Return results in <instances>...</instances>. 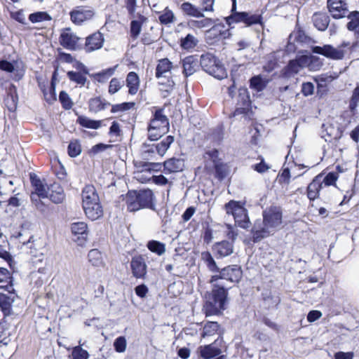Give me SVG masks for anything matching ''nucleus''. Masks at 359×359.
Masks as SVG:
<instances>
[{
	"label": "nucleus",
	"instance_id": "1",
	"mask_svg": "<svg viewBox=\"0 0 359 359\" xmlns=\"http://www.w3.org/2000/svg\"><path fill=\"white\" fill-rule=\"evenodd\" d=\"M210 284L212 288L205 294V301L202 309L205 317L222 315L229 302V288L217 282Z\"/></svg>",
	"mask_w": 359,
	"mask_h": 359
},
{
	"label": "nucleus",
	"instance_id": "2",
	"mask_svg": "<svg viewBox=\"0 0 359 359\" xmlns=\"http://www.w3.org/2000/svg\"><path fill=\"white\" fill-rule=\"evenodd\" d=\"M204 158H208L211 162L210 165L207 161L204 162L203 172L209 177L213 176L219 182L224 181L227 178L231 169L228 163H225L219 158V151L217 149H212L205 151Z\"/></svg>",
	"mask_w": 359,
	"mask_h": 359
},
{
	"label": "nucleus",
	"instance_id": "3",
	"mask_svg": "<svg viewBox=\"0 0 359 359\" xmlns=\"http://www.w3.org/2000/svg\"><path fill=\"white\" fill-rule=\"evenodd\" d=\"M224 209L226 213L233 217L235 224L242 229H247L251 223L248 210L241 204L240 201L231 200L225 203Z\"/></svg>",
	"mask_w": 359,
	"mask_h": 359
},
{
	"label": "nucleus",
	"instance_id": "4",
	"mask_svg": "<svg viewBox=\"0 0 359 359\" xmlns=\"http://www.w3.org/2000/svg\"><path fill=\"white\" fill-rule=\"evenodd\" d=\"M322 62L319 58L315 56L300 55L294 60L288 62L287 65L283 69L282 74L284 76H290L297 74L299 69L304 67H316L318 68L322 66Z\"/></svg>",
	"mask_w": 359,
	"mask_h": 359
},
{
	"label": "nucleus",
	"instance_id": "5",
	"mask_svg": "<svg viewBox=\"0 0 359 359\" xmlns=\"http://www.w3.org/2000/svg\"><path fill=\"white\" fill-rule=\"evenodd\" d=\"M200 65L205 72L215 78L222 79L226 76V71L224 65L211 53H207L201 56Z\"/></svg>",
	"mask_w": 359,
	"mask_h": 359
},
{
	"label": "nucleus",
	"instance_id": "6",
	"mask_svg": "<svg viewBox=\"0 0 359 359\" xmlns=\"http://www.w3.org/2000/svg\"><path fill=\"white\" fill-rule=\"evenodd\" d=\"M217 273L218 274L212 275L210 277V283H216L219 280L223 279L231 283L237 284L243 277L242 268L238 264L228 265L221 269H219Z\"/></svg>",
	"mask_w": 359,
	"mask_h": 359
},
{
	"label": "nucleus",
	"instance_id": "7",
	"mask_svg": "<svg viewBox=\"0 0 359 359\" xmlns=\"http://www.w3.org/2000/svg\"><path fill=\"white\" fill-rule=\"evenodd\" d=\"M225 21L229 25L240 22L244 23L248 27L253 25H262L263 17L261 14L250 15L248 12H238L226 17Z\"/></svg>",
	"mask_w": 359,
	"mask_h": 359
},
{
	"label": "nucleus",
	"instance_id": "8",
	"mask_svg": "<svg viewBox=\"0 0 359 359\" xmlns=\"http://www.w3.org/2000/svg\"><path fill=\"white\" fill-rule=\"evenodd\" d=\"M263 224L267 228L276 229L283 223V210L281 207L271 205L263 211Z\"/></svg>",
	"mask_w": 359,
	"mask_h": 359
},
{
	"label": "nucleus",
	"instance_id": "9",
	"mask_svg": "<svg viewBox=\"0 0 359 359\" xmlns=\"http://www.w3.org/2000/svg\"><path fill=\"white\" fill-rule=\"evenodd\" d=\"M229 29L226 28L224 25L218 24L212 27L205 33L206 42L209 45L215 43H222L224 45V40L228 39L231 36Z\"/></svg>",
	"mask_w": 359,
	"mask_h": 359
},
{
	"label": "nucleus",
	"instance_id": "10",
	"mask_svg": "<svg viewBox=\"0 0 359 359\" xmlns=\"http://www.w3.org/2000/svg\"><path fill=\"white\" fill-rule=\"evenodd\" d=\"M317 43L318 41L297 23L288 36L287 45H313Z\"/></svg>",
	"mask_w": 359,
	"mask_h": 359
},
{
	"label": "nucleus",
	"instance_id": "11",
	"mask_svg": "<svg viewBox=\"0 0 359 359\" xmlns=\"http://www.w3.org/2000/svg\"><path fill=\"white\" fill-rule=\"evenodd\" d=\"M94 15L93 9L84 6H76L69 13L71 21L76 25H81L86 21L91 20Z\"/></svg>",
	"mask_w": 359,
	"mask_h": 359
},
{
	"label": "nucleus",
	"instance_id": "12",
	"mask_svg": "<svg viewBox=\"0 0 359 359\" xmlns=\"http://www.w3.org/2000/svg\"><path fill=\"white\" fill-rule=\"evenodd\" d=\"M251 104L252 102L248 90L246 88H240L237 98V105L240 107L236 108L233 116L248 114L251 110Z\"/></svg>",
	"mask_w": 359,
	"mask_h": 359
},
{
	"label": "nucleus",
	"instance_id": "13",
	"mask_svg": "<svg viewBox=\"0 0 359 359\" xmlns=\"http://www.w3.org/2000/svg\"><path fill=\"white\" fill-rule=\"evenodd\" d=\"M327 8L334 19L343 18L348 12L346 0H327Z\"/></svg>",
	"mask_w": 359,
	"mask_h": 359
},
{
	"label": "nucleus",
	"instance_id": "14",
	"mask_svg": "<svg viewBox=\"0 0 359 359\" xmlns=\"http://www.w3.org/2000/svg\"><path fill=\"white\" fill-rule=\"evenodd\" d=\"M156 166V163H145L144 168L135 173V177L141 183L152 181L154 184H157V175L155 174L157 170L154 168Z\"/></svg>",
	"mask_w": 359,
	"mask_h": 359
},
{
	"label": "nucleus",
	"instance_id": "15",
	"mask_svg": "<svg viewBox=\"0 0 359 359\" xmlns=\"http://www.w3.org/2000/svg\"><path fill=\"white\" fill-rule=\"evenodd\" d=\"M323 173L313 177L306 187V194L310 201H314L320 198V191L323 188Z\"/></svg>",
	"mask_w": 359,
	"mask_h": 359
},
{
	"label": "nucleus",
	"instance_id": "16",
	"mask_svg": "<svg viewBox=\"0 0 359 359\" xmlns=\"http://www.w3.org/2000/svg\"><path fill=\"white\" fill-rule=\"evenodd\" d=\"M313 52L323 55L332 60H341L344 56V51L335 48L334 46H312Z\"/></svg>",
	"mask_w": 359,
	"mask_h": 359
},
{
	"label": "nucleus",
	"instance_id": "17",
	"mask_svg": "<svg viewBox=\"0 0 359 359\" xmlns=\"http://www.w3.org/2000/svg\"><path fill=\"white\" fill-rule=\"evenodd\" d=\"M311 22L315 28L320 32L325 31L330 22V17L325 11L314 12L311 16Z\"/></svg>",
	"mask_w": 359,
	"mask_h": 359
},
{
	"label": "nucleus",
	"instance_id": "18",
	"mask_svg": "<svg viewBox=\"0 0 359 359\" xmlns=\"http://www.w3.org/2000/svg\"><path fill=\"white\" fill-rule=\"evenodd\" d=\"M130 268L133 275L136 278H142L147 273V265L144 258L141 256H135L130 262Z\"/></svg>",
	"mask_w": 359,
	"mask_h": 359
},
{
	"label": "nucleus",
	"instance_id": "19",
	"mask_svg": "<svg viewBox=\"0 0 359 359\" xmlns=\"http://www.w3.org/2000/svg\"><path fill=\"white\" fill-rule=\"evenodd\" d=\"M233 243L228 241L217 242L212 247V250L217 257H224L230 255L233 252Z\"/></svg>",
	"mask_w": 359,
	"mask_h": 359
},
{
	"label": "nucleus",
	"instance_id": "20",
	"mask_svg": "<svg viewBox=\"0 0 359 359\" xmlns=\"http://www.w3.org/2000/svg\"><path fill=\"white\" fill-rule=\"evenodd\" d=\"M183 74L188 77L194 74L198 67V60L196 55H189L182 60Z\"/></svg>",
	"mask_w": 359,
	"mask_h": 359
},
{
	"label": "nucleus",
	"instance_id": "21",
	"mask_svg": "<svg viewBox=\"0 0 359 359\" xmlns=\"http://www.w3.org/2000/svg\"><path fill=\"white\" fill-rule=\"evenodd\" d=\"M184 167V161L181 158H171L163 163V172L165 174H170L183 170Z\"/></svg>",
	"mask_w": 359,
	"mask_h": 359
},
{
	"label": "nucleus",
	"instance_id": "22",
	"mask_svg": "<svg viewBox=\"0 0 359 359\" xmlns=\"http://www.w3.org/2000/svg\"><path fill=\"white\" fill-rule=\"evenodd\" d=\"M0 288L4 289L8 294L15 292L12 275L7 269L4 267H0Z\"/></svg>",
	"mask_w": 359,
	"mask_h": 359
},
{
	"label": "nucleus",
	"instance_id": "23",
	"mask_svg": "<svg viewBox=\"0 0 359 359\" xmlns=\"http://www.w3.org/2000/svg\"><path fill=\"white\" fill-rule=\"evenodd\" d=\"M96 189L93 185H86L82 191L83 208L87 207L88 203L99 201Z\"/></svg>",
	"mask_w": 359,
	"mask_h": 359
},
{
	"label": "nucleus",
	"instance_id": "24",
	"mask_svg": "<svg viewBox=\"0 0 359 359\" xmlns=\"http://www.w3.org/2000/svg\"><path fill=\"white\" fill-rule=\"evenodd\" d=\"M174 81L171 76L158 80V93L163 98L168 97L173 90Z\"/></svg>",
	"mask_w": 359,
	"mask_h": 359
},
{
	"label": "nucleus",
	"instance_id": "25",
	"mask_svg": "<svg viewBox=\"0 0 359 359\" xmlns=\"http://www.w3.org/2000/svg\"><path fill=\"white\" fill-rule=\"evenodd\" d=\"M49 190L50 191L49 198L53 203L60 204L64 201L65 195L64 189L60 185L54 183L50 186Z\"/></svg>",
	"mask_w": 359,
	"mask_h": 359
},
{
	"label": "nucleus",
	"instance_id": "26",
	"mask_svg": "<svg viewBox=\"0 0 359 359\" xmlns=\"http://www.w3.org/2000/svg\"><path fill=\"white\" fill-rule=\"evenodd\" d=\"M139 203L140 205V208H149L153 210H155L154 208V205L152 204V200L154 198V194L151 190L146 189L141 190L137 191Z\"/></svg>",
	"mask_w": 359,
	"mask_h": 359
},
{
	"label": "nucleus",
	"instance_id": "27",
	"mask_svg": "<svg viewBox=\"0 0 359 359\" xmlns=\"http://www.w3.org/2000/svg\"><path fill=\"white\" fill-rule=\"evenodd\" d=\"M125 4L131 18L144 19V16L142 15L143 13L142 6L137 4V0H125Z\"/></svg>",
	"mask_w": 359,
	"mask_h": 359
},
{
	"label": "nucleus",
	"instance_id": "28",
	"mask_svg": "<svg viewBox=\"0 0 359 359\" xmlns=\"http://www.w3.org/2000/svg\"><path fill=\"white\" fill-rule=\"evenodd\" d=\"M125 201L127 205V208L130 212H135L140 209L137 191H129L126 195Z\"/></svg>",
	"mask_w": 359,
	"mask_h": 359
},
{
	"label": "nucleus",
	"instance_id": "29",
	"mask_svg": "<svg viewBox=\"0 0 359 359\" xmlns=\"http://www.w3.org/2000/svg\"><path fill=\"white\" fill-rule=\"evenodd\" d=\"M71 231L75 236H78V239L86 241L88 237V226L83 222H74L71 225Z\"/></svg>",
	"mask_w": 359,
	"mask_h": 359
},
{
	"label": "nucleus",
	"instance_id": "30",
	"mask_svg": "<svg viewBox=\"0 0 359 359\" xmlns=\"http://www.w3.org/2000/svg\"><path fill=\"white\" fill-rule=\"evenodd\" d=\"M30 180L32 185L34 188V192H32V194H38L42 198H48V193L46 187L40 178L35 174H30Z\"/></svg>",
	"mask_w": 359,
	"mask_h": 359
},
{
	"label": "nucleus",
	"instance_id": "31",
	"mask_svg": "<svg viewBox=\"0 0 359 359\" xmlns=\"http://www.w3.org/2000/svg\"><path fill=\"white\" fill-rule=\"evenodd\" d=\"M15 301V292L6 294L0 293V309L4 315H8L11 311V305Z\"/></svg>",
	"mask_w": 359,
	"mask_h": 359
},
{
	"label": "nucleus",
	"instance_id": "32",
	"mask_svg": "<svg viewBox=\"0 0 359 359\" xmlns=\"http://www.w3.org/2000/svg\"><path fill=\"white\" fill-rule=\"evenodd\" d=\"M198 349L200 355L203 359H210L218 356L221 353V349L213 346L212 344L201 346Z\"/></svg>",
	"mask_w": 359,
	"mask_h": 359
},
{
	"label": "nucleus",
	"instance_id": "33",
	"mask_svg": "<svg viewBox=\"0 0 359 359\" xmlns=\"http://www.w3.org/2000/svg\"><path fill=\"white\" fill-rule=\"evenodd\" d=\"M181 9L187 15L198 18L204 17V14L202 13L199 7H196L189 2H184L182 4Z\"/></svg>",
	"mask_w": 359,
	"mask_h": 359
},
{
	"label": "nucleus",
	"instance_id": "34",
	"mask_svg": "<svg viewBox=\"0 0 359 359\" xmlns=\"http://www.w3.org/2000/svg\"><path fill=\"white\" fill-rule=\"evenodd\" d=\"M139 77L135 72H130L126 78V84L129 88L128 93L130 95L137 93L139 87Z\"/></svg>",
	"mask_w": 359,
	"mask_h": 359
},
{
	"label": "nucleus",
	"instance_id": "35",
	"mask_svg": "<svg viewBox=\"0 0 359 359\" xmlns=\"http://www.w3.org/2000/svg\"><path fill=\"white\" fill-rule=\"evenodd\" d=\"M85 212L86 215L91 220L94 221L100 217H101L103 215V210L101 204L96 205L95 206L83 208Z\"/></svg>",
	"mask_w": 359,
	"mask_h": 359
},
{
	"label": "nucleus",
	"instance_id": "36",
	"mask_svg": "<svg viewBox=\"0 0 359 359\" xmlns=\"http://www.w3.org/2000/svg\"><path fill=\"white\" fill-rule=\"evenodd\" d=\"M350 21L347 23V29L359 34V11H355L346 14Z\"/></svg>",
	"mask_w": 359,
	"mask_h": 359
},
{
	"label": "nucleus",
	"instance_id": "37",
	"mask_svg": "<svg viewBox=\"0 0 359 359\" xmlns=\"http://www.w3.org/2000/svg\"><path fill=\"white\" fill-rule=\"evenodd\" d=\"M172 67V63L168 58L158 60V80L168 76L164 74H170Z\"/></svg>",
	"mask_w": 359,
	"mask_h": 359
},
{
	"label": "nucleus",
	"instance_id": "38",
	"mask_svg": "<svg viewBox=\"0 0 359 359\" xmlns=\"http://www.w3.org/2000/svg\"><path fill=\"white\" fill-rule=\"evenodd\" d=\"M109 104V102L102 100L101 97H97L89 100V109L93 112H98L104 109Z\"/></svg>",
	"mask_w": 359,
	"mask_h": 359
},
{
	"label": "nucleus",
	"instance_id": "39",
	"mask_svg": "<svg viewBox=\"0 0 359 359\" xmlns=\"http://www.w3.org/2000/svg\"><path fill=\"white\" fill-rule=\"evenodd\" d=\"M219 328L220 325L217 322L208 321L203 326L201 337L213 336L217 333Z\"/></svg>",
	"mask_w": 359,
	"mask_h": 359
},
{
	"label": "nucleus",
	"instance_id": "40",
	"mask_svg": "<svg viewBox=\"0 0 359 359\" xmlns=\"http://www.w3.org/2000/svg\"><path fill=\"white\" fill-rule=\"evenodd\" d=\"M76 121L82 127L87 128L98 129L101 126V121L93 120L85 116H79Z\"/></svg>",
	"mask_w": 359,
	"mask_h": 359
},
{
	"label": "nucleus",
	"instance_id": "41",
	"mask_svg": "<svg viewBox=\"0 0 359 359\" xmlns=\"http://www.w3.org/2000/svg\"><path fill=\"white\" fill-rule=\"evenodd\" d=\"M201 259L205 262L208 269L215 273L219 271V268L217 266L215 259H213L211 253L208 251L201 252Z\"/></svg>",
	"mask_w": 359,
	"mask_h": 359
},
{
	"label": "nucleus",
	"instance_id": "42",
	"mask_svg": "<svg viewBox=\"0 0 359 359\" xmlns=\"http://www.w3.org/2000/svg\"><path fill=\"white\" fill-rule=\"evenodd\" d=\"M61 45H76L79 38L77 37L70 29H67L60 36Z\"/></svg>",
	"mask_w": 359,
	"mask_h": 359
},
{
	"label": "nucleus",
	"instance_id": "43",
	"mask_svg": "<svg viewBox=\"0 0 359 359\" xmlns=\"http://www.w3.org/2000/svg\"><path fill=\"white\" fill-rule=\"evenodd\" d=\"M67 74L71 81L81 86H84L87 81V78L82 72L69 71Z\"/></svg>",
	"mask_w": 359,
	"mask_h": 359
},
{
	"label": "nucleus",
	"instance_id": "44",
	"mask_svg": "<svg viewBox=\"0 0 359 359\" xmlns=\"http://www.w3.org/2000/svg\"><path fill=\"white\" fill-rule=\"evenodd\" d=\"M269 229V228H267L264 226V227H262L260 229L252 230V241L255 243H258L261 241L262 239L268 237L270 235Z\"/></svg>",
	"mask_w": 359,
	"mask_h": 359
},
{
	"label": "nucleus",
	"instance_id": "45",
	"mask_svg": "<svg viewBox=\"0 0 359 359\" xmlns=\"http://www.w3.org/2000/svg\"><path fill=\"white\" fill-rule=\"evenodd\" d=\"M250 87L259 92L266 87V83L260 75L254 76L250 79Z\"/></svg>",
	"mask_w": 359,
	"mask_h": 359
},
{
	"label": "nucleus",
	"instance_id": "46",
	"mask_svg": "<svg viewBox=\"0 0 359 359\" xmlns=\"http://www.w3.org/2000/svg\"><path fill=\"white\" fill-rule=\"evenodd\" d=\"M104 41L103 34L100 32H96L86 38L85 45H102Z\"/></svg>",
	"mask_w": 359,
	"mask_h": 359
},
{
	"label": "nucleus",
	"instance_id": "47",
	"mask_svg": "<svg viewBox=\"0 0 359 359\" xmlns=\"http://www.w3.org/2000/svg\"><path fill=\"white\" fill-rule=\"evenodd\" d=\"M278 65V59L276 56L275 53H272L268 55L267 61L264 65V71L271 72Z\"/></svg>",
	"mask_w": 359,
	"mask_h": 359
},
{
	"label": "nucleus",
	"instance_id": "48",
	"mask_svg": "<svg viewBox=\"0 0 359 359\" xmlns=\"http://www.w3.org/2000/svg\"><path fill=\"white\" fill-rule=\"evenodd\" d=\"M89 262L92 265L98 266L102 264V255L97 249H92L88 254Z\"/></svg>",
	"mask_w": 359,
	"mask_h": 359
},
{
	"label": "nucleus",
	"instance_id": "49",
	"mask_svg": "<svg viewBox=\"0 0 359 359\" xmlns=\"http://www.w3.org/2000/svg\"><path fill=\"white\" fill-rule=\"evenodd\" d=\"M51 19V17L46 12L43 11L32 13L29 16V20L33 23L50 20Z\"/></svg>",
	"mask_w": 359,
	"mask_h": 359
},
{
	"label": "nucleus",
	"instance_id": "50",
	"mask_svg": "<svg viewBox=\"0 0 359 359\" xmlns=\"http://www.w3.org/2000/svg\"><path fill=\"white\" fill-rule=\"evenodd\" d=\"M81 153V146L78 140L71 141L68 145V154L72 158L78 156Z\"/></svg>",
	"mask_w": 359,
	"mask_h": 359
},
{
	"label": "nucleus",
	"instance_id": "51",
	"mask_svg": "<svg viewBox=\"0 0 359 359\" xmlns=\"http://www.w3.org/2000/svg\"><path fill=\"white\" fill-rule=\"evenodd\" d=\"M215 0H199V9L202 13H213L215 11Z\"/></svg>",
	"mask_w": 359,
	"mask_h": 359
},
{
	"label": "nucleus",
	"instance_id": "52",
	"mask_svg": "<svg viewBox=\"0 0 359 359\" xmlns=\"http://www.w3.org/2000/svg\"><path fill=\"white\" fill-rule=\"evenodd\" d=\"M41 198L38 194H31L30 198L32 203L35 206V208L41 212H45L47 210L46 205L43 203V202L41 200Z\"/></svg>",
	"mask_w": 359,
	"mask_h": 359
},
{
	"label": "nucleus",
	"instance_id": "53",
	"mask_svg": "<svg viewBox=\"0 0 359 359\" xmlns=\"http://www.w3.org/2000/svg\"><path fill=\"white\" fill-rule=\"evenodd\" d=\"M133 20L130 24V32L131 35L134 37H136L141 31L142 23L144 22L146 18L144 17L143 20H140V18H133Z\"/></svg>",
	"mask_w": 359,
	"mask_h": 359
},
{
	"label": "nucleus",
	"instance_id": "54",
	"mask_svg": "<svg viewBox=\"0 0 359 359\" xmlns=\"http://www.w3.org/2000/svg\"><path fill=\"white\" fill-rule=\"evenodd\" d=\"M173 142L174 137L172 135H168L167 137H165L158 144V154L162 152L161 155H163Z\"/></svg>",
	"mask_w": 359,
	"mask_h": 359
},
{
	"label": "nucleus",
	"instance_id": "55",
	"mask_svg": "<svg viewBox=\"0 0 359 359\" xmlns=\"http://www.w3.org/2000/svg\"><path fill=\"white\" fill-rule=\"evenodd\" d=\"M59 100L64 109H69L72 107L73 102L69 95L65 91L62 90L60 93Z\"/></svg>",
	"mask_w": 359,
	"mask_h": 359
},
{
	"label": "nucleus",
	"instance_id": "56",
	"mask_svg": "<svg viewBox=\"0 0 359 359\" xmlns=\"http://www.w3.org/2000/svg\"><path fill=\"white\" fill-rule=\"evenodd\" d=\"M153 116L154 118L151 121V123L148 128L149 139L150 141L157 140V134L156 133H153V130H155L156 128L154 124L157 120V109L153 111Z\"/></svg>",
	"mask_w": 359,
	"mask_h": 359
},
{
	"label": "nucleus",
	"instance_id": "57",
	"mask_svg": "<svg viewBox=\"0 0 359 359\" xmlns=\"http://www.w3.org/2000/svg\"><path fill=\"white\" fill-rule=\"evenodd\" d=\"M123 86V81L117 78H113L109 83V93L113 95L117 93Z\"/></svg>",
	"mask_w": 359,
	"mask_h": 359
},
{
	"label": "nucleus",
	"instance_id": "58",
	"mask_svg": "<svg viewBox=\"0 0 359 359\" xmlns=\"http://www.w3.org/2000/svg\"><path fill=\"white\" fill-rule=\"evenodd\" d=\"M339 178L338 172H329L323 180H322L323 184L327 187L336 186V182Z\"/></svg>",
	"mask_w": 359,
	"mask_h": 359
},
{
	"label": "nucleus",
	"instance_id": "59",
	"mask_svg": "<svg viewBox=\"0 0 359 359\" xmlns=\"http://www.w3.org/2000/svg\"><path fill=\"white\" fill-rule=\"evenodd\" d=\"M73 359H88V352L83 349L80 346H76L72 351Z\"/></svg>",
	"mask_w": 359,
	"mask_h": 359
},
{
	"label": "nucleus",
	"instance_id": "60",
	"mask_svg": "<svg viewBox=\"0 0 359 359\" xmlns=\"http://www.w3.org/2000/svg\"><path fill=\"white\" fill-rule=\"evenodd\" d=\"M135 105L134 102H123L112 105L111 111V113H116L118 111H123L130 109Z\"/></svg>",
	"mask_w": 359,
	"mask_h": 359
},
{
	"label": "nucleus",
	"instance_id": "61",
	"mask_svg": "<svg viewBox=\"0 0 359 359\" xmlns=\"http://www.w3.org/2000/svg\"><path fill=\"white\" fill-rule=\"evenodd\" d=\"M114 346L116 352L123 353L126 348V340L124 337H118L114 342Z\"/></svg>",
	"mask_w": 359,
	"mask_h": 359
},
{
	"label": "nucleus",
	"instance_id": "62",
	"mask_svg": "<svg viewBox=\"0 0 359 359\" xmlns=\"http://www.w3.org/2000/svg\"><path fill=\"white\" fill-rule=\"evenodd\" d=\"M260 160L259 163H256L252 166L254 170L259 173H264L269 169V166L265 163L264 158L262 156L258 157Z\"/></svg>",
	"mask_w": 359,
	"mask_h": 359
},
{
	"label": "nucleus",
	"instance_id": "63",
	"mask_svg": "<svg viewBox=\"0 0 359 359\" xmlns=\"http://www.w3.org/2000/svg\"><path fill=\"white\" fill-rule=\"evenodd\" d=\"M158 20L161 24L171 23L174 20V14L170 10H165L164 13L158 16Z\"/></svg>",
	"mask_w": 359,
	"mask_h": 359
},
{
	"label": "nucleus",
	"instance_id": "64",
	"mask_svg": "<svg viewBox=\"0 0 359 359\" xmlns=\"http://www.w3.org/2000/svg\"><path fill=\"white\" fill-rule=\"evenodd\" d=\"M278 182L280 184H288L290 180V171L288 168H283L279 173Z\"/></svg>",
	"mask_w": 359,
	"mask_h": 359
}]
</instances>
